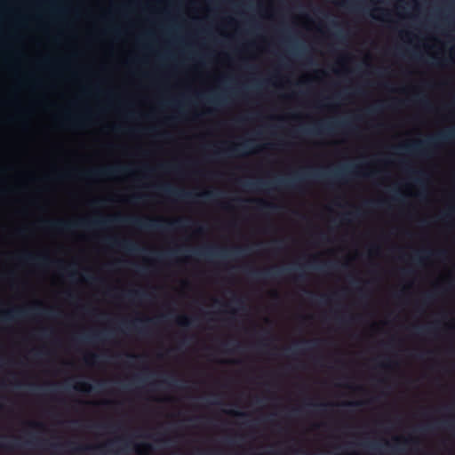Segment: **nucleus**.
Segmentation results:
<instances>
[{"mask_svg": "<svg viewBox=\"0 0 455 455\" xmlns=\"http://www.w3.org/2000/svg\"><path fill=\"white\" fill-rule=\"evenodd\" d=\"M188 220L178 218L172 220L162 219L123 217L115 216L108 219H97L93 220H80L77 221H66L63 220L44 221L48 228L59 232H71L77 228L102 229L111 224H127L140 230L166 232L170 230L182 229Z\"/></svg>", "mask_w": 455, "mask_h": 455, "instance_id": "1", "label": "nucleus"}, {"mask_svg": "<svg viewBox=\"0 0 455 455\" xmlns=\"http://www.w3.org/2000/svg\"><path fill=\"white\" fill-rule=\"evenodd\" d=\"M349 172L347 169L335 171L332 173H325L321 172H308L301 174H296L290 179H279L275 182L259 180L257 182H248L245 187L251 190L268 191L277 188H284L289 189H299L301 184L307 180H316L332 183L343 180L346 174Z\"/></svg>", "mask_w": 455, "mask_h": 455, "instance_id": "2", "label": "nucleus"}, {"mask_svg": "<svg viewBox=\"0 0 455 455\" xmlns=\"http://www.w3.org/2000/svg\"><path fill=\"white\" fill-rule=\"evenodd\" d=\"M452 140H455V129L439 132L424 140H418L411 144L400 145L397 148L409 154L421 157H428L433 148Z\"/></svg>", "mask_w": 455, "mask_h": 455, "instance_id": "3", "label": "nucleus"}, {"mask_svg": "<svg viewBox=\"0 0 455 455\" xmlns=\"http://www.w3.org/2000/svg\"><path fill=\"white\" fill-rule=\"evenodd\" d=\"M158 188L161 191H163L166 196L182 201H189L195 197H199L206 201H213L220 195V193L213 190H208L200 194L194 195L191 192H188L181 189H176L170 185L161 186Z\"/></svg>", "mask_w": 455, "mask_h": 455, "instance_id": "4", "label": "nucleus"}, {"mask_svg": "<svg viewBox=\"0 0 455 455\" xmlns=\"http://www.w3.org/2000/svg\"><path fill=\"white\" fill-rule=\"evenodd\" d=\"M131 170L125 166H109L100 169H94L83 173V176L90 180H97L100 178H112L120 174L130 173Z\"/></svg>", "mask_w": 455, "mask_h": 455, "instance_id": "5", "label": "nucleus"}, {"mask_svg": "<svg viewBox=\"0 0 455 455\" xmlns=\"http://www.w3.org/2000/svg\"><path fill=\"white\" fill-rule=\"evenodd\" d=\"M243 251H244V249L241 248V247H235L231 250L221 249L219 251L215 247L210 246V247H206L202 250H196L194 251V253L199 257H204L206 259H212V258H216V257L228 258L230 256H239L242 254V252Z\"/></svg>", "mask_w": 455, "mask_h": 455, "instance_id": "6", "label": "nucleus"}, {"mask_svg": "<svg viewBox=\"0 0 455 455\" xmlns=\"http://www.w3.org/2000/svg\"><path fill=\"white\" fill-rule=\"evenodd\" d=\"M284 269H279L277 267H271L265 270H257L250 268L247 274L250 277L255 280H262L267 278H277L282 275Z\"/></svg>", "mask_w": 455, "mask_h": 455, "instance_id": "7", "label": "nucleus"}, {"mask_svg": "<svg viewBox=\"0 0 455 455\" xmlns=\"http://www.w3.org/2000/svg\"><path fill=\"white\" fill-rule=\"evenodd\" d=\"M104 242L110 247L123 249L129 252H138L140 251V248L137 244L127 240H120L116 237H107L104 239Z\"/></svg>", "mask_w": 455, "mask_h": 455, "instance_id": "8", "label": "nucleus"}, {"mask_svg": "<svg viewBox=\"0 0 455 455\" xmlns=\"http://www.w3.org/2000/svg\"><path fill=\"white\" fill-rule=\"evenodd\" d=\"M20 259L24 263L33 264L37 266H48L52 261L50 258L45 254H33L30 252L23 253Z\"/></svg>", "mask_w": 455, "mask_h": 455, "instance_id": "9", "label": "nucleus"}, {"mask_svg": "<svg viewBox=\"0 0 455 455\" xmlns=\"http://www.w3.org/2000/svg\"><path fill=\"white\" fill-rule=\"evenodd\" d=\"M29 315V311L25 308H12L0 312V322H11L17 318H23Z\"/></svg>", "mask_w": 455, "mask_h": 455, "instance_id": "10", "label": "nucleus"}, {"mask_svg": "<svg viewBox=\"0 0 455 455\" xmlns=\"http://www.w3.org/2000/svg\"><path fill=\"white\" fill-rule=\"evenodd\" d=\"M347 127H349L348 122L330 123V124H320L312 130L305 131V132L311 133V134H321V133H324V132H331L334 129H337V128H347Z\"/></svg>", "mask_w": 455, "mask_h": 455, "instance_id": "11", "label": "nucleus"}, {"mask_svg": "<svg viewBox=\"0 0 455 455\" xmlns=\"http://www.w3.org/2000/svg\"><path fill=\"white\" fill-rule=\"evenodd\" d=\"M249 147V144L247 142H243L235 146L229 147L227 150H221V151H215V156H220L224 153H228L229 155L235 156L239 155L242 151L244 149H247Z\"/></svg>", "mask_w": 455, "mask_h": 455, "instance_id": "12", "label": "nucleus"}, {"mask_svg": "<svg viewBox=\"0 0 455 455\" xmlns=\"http://www.w3.org/2000/svg\"><path fill=\"white\" fill-rule=\"evenodd\" d=\"M104 339V334L101 332H93L91 334L84 335L77 339L80 342L94 343Z\"/></svg>", "mask_w": 455, "mask_h": 455, "instance_id": "13", "label": "nucleus"}, {"mask_svg": "<svg viewBox=\"0 0 455 455\" xmlns=\"http://www.w3.org/2000/svg\"><path fill=\"white\" fill-rule=\"evenodd\" d=\"M257 204L258 209L260 212H275L278 206L273 203L267 202L265 200L258 199L254 200Z\"/></svg>", "mask_w": 455, "mask_h": 455, "instance_id": "14", "label": "nucleus"}, {"mask_svg": "<svg viewBox=\"0 0 455 455\" xmlns=\"http://www.w3.org/2000/svg\"><path fill=\"white\" fill-rule=\"evenodd\" d=\"M154 323L152 318L138 319L135 322L130 323L129 327L134 328L140 333H146L147 327L145 325L140 326L139 323Z\"/></svg>", "mask_w": 455, "mask_h": 455, "instance_id": "15", "label": "nucleus"}, {"mask_svg": "<svg viewBox=\"0 0 455 455\" xmlns=\"http://www.w3.org/2000/svg\"><path fill=\"white\" fill-rule=\"evenodd\" d=\"M147 296H148V293L139 291V290H132V291H129L128 292L123 294L124 298H126L131 301L141 300V299H145Z\"/></svg>", "mask_w": 455, "mask_h": 455, "instance_id": "16", "label": "nucleus"}, {"mask_svg": "<svg viewBox=\"0 0 455 455\" xmlns=\"http://www.w3.org/2000/svg\"><path fill=\"white\" fill-rule=\"evenodd\" d=\"M100 355L98 354H90L84 356V363L88 365H97L100 363Z\"/></svg>", "mask_w": 455, "mask_h": 455, "instance_id": "17", "label": "nucleus"}, {"mask_svg": "<svg viewBox=\"0 0 455 455\" xmlns=\"http://www.w3.org/2000/svg\"><path fill=\"white\" fill-rule=\"evenodd\" d=\"M32 310L33 311H36L37 315H44L45 316H48V317H55V310L53 308H50V309H47V310H44V311H41L39 310V305L37 304L36 306H35L34 307H32Z\"/></svg>", "mask_w": 455, "mask_h": 455, "instance_id": "18", "label": "nucleus"}, {"mask_svg": "<svg viewBox=\"0 0 455 455\" xmlns=\"http://www.w3.org/2000/svg\"><path fill=\"white\" fill-rule=\"evenodd\" d=\"M74 388L77 391H84L89 393L93 389V387L88 382H80L74 386Z\"/></svg>", "mask_w": 455, "mask_h": 455, "instance_id": "19", "label": "nucleus"}, {"mask_svg": "<svg viewBox=\"0 0 455 455\" xmlns=\"http://www.w3.org/2000/svg\"><path fill=\"white\" fill-rule=\"evenodd\" d=\"M177 323L182 327H188L191 324V318L185 315H180L177 318Z\"/></svg>", "mask_w": 455, "mask_h": 455, "instance_id": "20", "label": "nucleus"}, {"mask_svg": "<svg viewBox=\"0 0 455 455\" xmlns=\"http://www.w3.org/2000/svg\"><path fill=\"white\" fill-rule=\"evenodd\" d=\"M408 172L410 173V175L415 178L417 182H421L423 178H425V173L420 171L408 169Z\"/></svg>", "mask_w": 455, "mask_h": 455, "instance_id": "21", "label": "nucleus"}, {"mask_svg": "<svg viewBox=\"0 0 455 455\" xmlns=\"http://www.w3.org/2000/svg\"><path fill=\"white\" fill-rule=\"evenodd\" d=\"M430 254L428 251H417L413 255V259L419 262H421L426 257Z\"/></svg>", "mask_w": 455, "mask_h": 455, "instance_id": "22", "label": "nucleus"}, {"mask_svg": "<svg viewBox=\"0 0 455 455\" xmlns=\"http://www.w3.org/2000/svg\"><path fill=\"white\" fill-rule=\"evenodd\" d=\"M414 329L419 333H427V334H431L435 331V328L432 327V326H427V327H419V326H416V327H414Z\"/></svg>", "mask_w": 455, "mask_h": 455, "instance_id": "23", "label": "nucleus"}, {"mask_svg": "<svg viewBox=\"0 0 455 455\" xmlns=\"http://www.w3.org/2000/svg\"><path fill=\"white\" fill-rule=\"evenodd\" d=\"M163 382L168 384L170 387H178L179 380L174 378L164 379Z\"/></svg>", "mask_w": 455, "mask_h": 455, "instance_id": "24", "label": "nucleus"}, {"mask_svg": "<svg viewBox=\"0 0 455 455\" xmlns=\"http://www.w3.org/2000/svg\"><path fill=\"white\" fill-rule=\"evenodd\" d=\"M454 213H455V207H451L447 212H445L442 214V218H443V219L449 218Z\"/></svg>", "mask_w": 455, "mask_h": 455, "instance_id": "25", "label": "nucleus"}, {"mask_svg": "<svg viewBox=\"0 0 455 455\" xmlns=\"http://www.w3.org/2000/svg\"><path fill=\"white\" fill-rule=\"evenodd\" d=\"M419 102L423 105L426 108H430L431 105L427 100H426L424 97L419 98Z\"/></svg>", "mask_w": 455, "mask_h": 455, "instance_id": "26", "label": "nucleus"}, {"mask_svg": "<svg viewBox=\"0 0 455 455\" xmlns=\"http://www.w3.org/2000/svg\"><path fill=\"white\" fill-rule=\"evenodd\" d=\"M142 198L143 196L141 195H132L130 196V200L134 203L140 201Z\"/></svg>", "mask_w": 455, "mask_h": 455, "instance_id": "27", "label": "nucleus"}, {"mask_svg": "<svg viewBox=\"0 0 455 455\" xmlns=\"http://www.w3.org/2000/svg\"><path fill=\"white\" fill-rule=\"evenodd\" d=\"M367 447H369L371 450H373V451H379L380 450V445L378 444V443H367L366 444Z\"/></svg>", "mask_w": 455, "mask_h": 455, "instance_id": "28", "label": "nucleus"}, {"mask_svg": "<svg viewBox=\"0 0 455 455\" xmlns=\"http://www.w3.org/2000/svg\"><path fill=\"white\" fill-rule=\"evenodd\" d=\"M0 447L4 448V449H13L15 447H18V445L14 444V443H3V444H0Z\"/></svg>", "mask_w": 455, "mask_h": 455, "instance_id": "29", "label": "nucleus"}, {"mask_svg": "<svg viewBox=\"0 0 455 455\" xmlns=\"http://www.w3.org/2000/svg\"><path fill=\"white\" fill-rule=\"evenodd\" d=\"M208 101L212 104H216V105H220L221 103V101L218 98H215V97L209 98Z\"/></svg>", "mask_w": 455, "mask_h": 455, "instance_id": "30", "label": "nucleus"}, {"mask_svg": "<svg viewBox=\"0 0 455 455\" xmlns=\"http://www.w3.org/2000/svg\"><path fill=\"white\" fill-rule=\"evenodd\" d=\"M432 299H433V295L431 293L425 294L423 302L427 303V302L432 300Z\"/></svg>", "mask_w": 455, "mask_h": 455, "instance_id": "31", "label": "nucleus"}, {"mask_svg": "<svg viewBox=\"0 0 455 455\" xmlns=\"http://www.w3.org/2000/svg\"><path fill=\"white\" fill-rule=\"evenodd\" d=\"M92 448L93 447H92V446H79V447H76V451H84V450H91Z\"/></svg>", "mask_w": 455, "mask_h": 455, "instance_id": "32", "label": "nucleus"}, {"mask_svg": "<svg viewBox=\"0 0 455 455\" xmlns=\"http://www.w3.org/2000/svg\"><path fill=\"white\" fill-rule=\"evenodd\" d=\"M126 356H127L128 358H131V359H139V358H140V357H141L140 355H134V354H126Z\"/></svg>", "mask_w": 455, "mask_h": 455, "instance_id": "33", "label": "nucleus"}, {"mask_svg": "<svg viewBox=\"0 0 455 455\" xmlns=\"http://www.w3.org/2000/svg\"><path fill=\"white\" fill-rule=\"evenodd\" d=\"M313 406L320 408V409H325L328 406V404L327 403H317V404H313Z\"/></svg>", "mask_w": 455, "mask_h": 455, "instance_id": "34", "label": "nucleus"}, {"mask_svg": "<svg viewBox=\"0 0 455 455\" xmlns=\"http://www.w3.org/2000/svg\"><path fill=\"white\" fill-rule=\"evenodd\" d=\"M363 177H366V178H373L376 175V172H368V173H363Z\"/></svg>", "mask_w": 455, "mask_h": 455, "instance_id": "35", "label": "nucleus"}, {"mask_svg": "<svg viewBox=\"0 0 455 455\" xmlns=\"http://www.w3.org/2000/svg\"><path fill=\"white\" fill-rule=\"evenodd\" d=\"M40 334H41V336H42V337H47V336H48V330H46V329H42V330L40 331Z\"/></svg>", "mask_w": 455, "mask_h": 455, "instance_id": "36", "label": "nucleus"}, {"mask_svg": "<svg viewBox=\"0 0 455 455\" xmlns=\"http://www.w3.org/2000/svg\"><path fill=\"white\" fill-rule=\"evenodd\" d=\"M329 299V297L325 296V295H321V302L322 303H327Z\"/></svg>", "mask_w": 455, "mask_h": 455, "instance_id": "37", "label": "nucleus"}, {"mask_svg": "<svg viewBox=\"0 0 455 455\" xmlns=\"http://www.w3.org/2000/svg\"><path fill=\"white\" fill-rule=\"evenodd\" d=\"M230 413L233 414V415H237V416H245L244 413L240 412V411H230Z\"/></svg>", "mask_w": 455, "mask_h": 455, "instance_id": "38", "label": "nucleus"}, {"mask_svg": "<svg viewBox=\"0 0 455 455\" xmlns=\"http://www.w3.org/2000/svg\"><path fill=\"white\" fill-rule=\"evenodd\" d=\"M337 321L341 324H345L347 323L346 319H344L343 317H339V316L337 317Z\"/></svg>", "mask_w": 455, "mask_h": 455, "instance_id": "39", "label": "nucleus"}, {"mask_svg": "<svg viewBox=\"0 0 455 455\" xmlns=\"http://www.w3.org/2000/svg\"><path fill=\"white\" fill-rule=\"evenodd\" d=\"M301 343H302L303 345H308V344H314V345H315V344H317V341L303 340Z\"/></svg>", "mask_w": 455, "mask_h": 455, "instance_id": "40", "label": "nucleus"}, {"mask_svg": "<svg viewBox=\"0 0 455 455\" xmlns=\"http://www.w3.org/2000/svg\"><path fill=\"white\" fill-rule=\"evenodd\" d=\"M233 301L237 303V304H242L243 303V300L240 298H237V297H234L233 298Z\"/></svg>", "mask_w": 455, "mask_h": 455, "instance_id": "41", "label": "nucleus"}, {"mask_svg": "<svg viewBox=\"0 0 455 455\" xmlns=\"http://www.w3.org/2000/svg\"><path fill=\"white\" fill-rule=\"evenodd\" d=\"M447 427H449L450 429L455 430V422L448 423Z\"/></svg>", "mask_w": 455, "mask_h": 455, "instance_id": "42", "label": "nucleus"}, {"mask_svg": "<svg viewBox=\"0 0 455 455\" xmlns=\"http://www.w3.org/2000/svg\"><path fill=\"white\" fill-rule=\"evenodd\" d=\"M436 256L438 257H441V256H444L445 255V251H439L435 253Z\"/></svg>", "mask_w": 455, "mask_h": 455, "instance_id": "43", "label": "nucleus"}, {"mask_svg": "<svg viewBox=\"0 0 455 455\" xmlns=\"http://www.w3.org/2000/svg\"><path fill=\"white\" fill-rule=\"evenodd\" d=\"M271 295H272V297H273L275 299H279V295H278V293H277L276 291H273V292L271 293Z\"/></svg>", "mask_w": 455, "mask_h": 455, "instance_id": "44", "label": "nucleus"}, {"mask_svg": "<svg viewBox=\"0 0 455 455\" xmlns=\"http://www.w3.org/2000/svg\"><path fill=\"white\" fill-rule=\"evenodd\" d=\"M305 277H306V276H305V275H304L303 273H299V274L298 275V279H299V280H305Z\"/></svg>", "mask_w": 455, "mask_h": 455, "instance_id": "45", "label": "nucleus"}, {"mask_svg": "<svg viewBox=\"0 0 455 455\" xmlns=\"http://www.w3.org/2000/svg\"><path fill=\"white\" fill-rule=\"evenodd\" d=\"M30 425L32 427H40L43 426L41 423H36V422H31Z\"/></svg>", "mask_w": 455, "mask_h": 455, "instance_id": "46", "label": "nucleus"}, {"mask_svg": "<svg viewBox=\"0 0 455 455\" xmlns=\"http://www.w3.org/2000/svg\"><path fill=\"white\" fill-rule=\"evenodd\" d=\"M172 254H173V252H171V253L166 254V256H171V255H172ZM164 257H165V254H159V255H158V258H159V259H163Z\"/></svg>", "mask_w": 455, "mask_h": 455, "instance_id": "47", "label": "nucleus"}, {"mask_svg": "<svg viewBox=\"0 0 455 455\" xmlns=\"http://www.w3.org/2000/svg\"><path fill=\"white\" fill-rule=\"evenodd\" d=\"M160 168L166 170V169H171V166L165 165V164H162V165H160Z\"/></svg>", "mask_w": 455, "mask_h": 455, "instance_id": "48", "label": "nucleus"}, {"mask_svg": "<svg viewBox=\"0 0 455 455\" xmlns=\"http://www.w3.org/2000/svg\"><path fill=\"white\" fill-rule=\"evenodd\" d=\"M87 281H97L98 279L94 276H88V278H86Z\"/></svg>", "mask_w": 455, "mask_h": 455, "instance_id": "49", "label": "nucleus"}, {"mask_svg": "<svg viewBox=\"0 0 455 455\" xmlns=\"http://www.w3.org/2000/svg\"><path fill=\"white\" fill-rule=\"evenodd\" d=\"M394 199H395V200H397V201H401V197L399 196V195H398V194H395V195L394 196Z\"/></svg>", "mask_w": 455, "mask_h": 455, "instance_id": "50", "label": "nucleus"}, {"mask_svg": "<svg viewBox=\"0 0 455 455\" xmlns=\"http://www.w3.org/2000/svg\"><path fill=\"white\" fill-rule=\"evenodd\" d=\"M76 274H77V273H76V271H73V270H72V271H69V275H70L71 277L75 276Z\"/></svg>", "mask_w": 455, "mask_h": 455, "instance_id": "51", "label": "nucleus"}, {"mask_svg": "<svg viewBox=\"0 0 455 455\" xmlns=\"http://www.w3.org/2000/svg\"><path fill=\"white\" fill-rule=\"evenodd\" d=\"M285 350H290V348H285ZM291 350H292L293 353H296L297 352V346H295L294 347L291 348Z\"/></svg>", "mask_w": 455, "mask_h": 455, "instance_id": "52", "label": "nucleus"}, {"mask_svg": "<svg viewBox=\"0 0 455 455\" xmlns=\"http://www.w3.org/2000/svg\"><path fill=\"white\" fill-rule=\"evenodd\" d=\"M66 120H68V121H74L75 122V120L73 118H71V116H69L68 115H66Z\"/></svg>", "mask_w": 455, "mask_h": 455, "instance_id": "53", "label": "nucleus"}, {"mask_svg": "<svg viewBox=\"0 0 455 455\" xmlns=\"http://www.w3.org/2000/svg\"><path fill=\"white\" fill-rule=\"evenodd\" d=\"M197 231H198L199 233L204 232V228L200 226V227L198 228Z\"/></svg>", "mask_w": 455, "mask_h": 455, "instance_id": "54", "label": "nucleus"}, {"mask_svg": "<svg viewBox=\"0 0 455 455\" xmlns=\"http://www.w3.org/2000/svg\"><path fill=\"white\" fill-rule=\"evenodd\" d=\"M319 238H320L321 240H324V239H325V236H324V235H323V234H320Z\"/></svg>", "mask_w": 455, "mask_h": 455, "instance_id": "55", "label": "nucleus"}, {"mask_svg": "<svg viewBox=\"0 0 455 455\" xmlns=\"http://www.w3.org/2000/svg\"><path fill=\"white\" fill-rule=\"evenodd\" d=\"M357 214H358V212H349V213H347V215H354V216H356Z\"/></svg>", "mask_w": 455, "mask_h": 455, "instance_id": "56", "label": "nucleus"}, {"mask_svg": "<svg viewBox=\"0 0 455 455\" xmlns=\"http://www.w3.org/2000/svg\"><path fill=\"white\" fill-rule=\"evenodd\" d=\"M100 200H94V201H92V204L98 205L100 204Z\"/></svg>", "mask_w": 455, "mask_h": 455, "instance_id": "57", "label": "nucleus"}, {"mask_svg": "<svg viewBox=\"0 0 455 455\" xmlns=\"http://www.w3.org/2000/svg\"><path fill=\"white\" fill-rule=\"evenodd\" d=\"M144 447L147 448V449H151V445L147 443V444H144Z\"/></svg>", "mask_w": 455, "mask_h": 455, "instance_id": "58", "label": "nucleus"}, {"mask_svg": "<svg viewBox=\"0 0 455 455\" xmlns=\"http://www.w3.org/2000/svg\"><path fill=\"white\" fill-rule=\"evenodd\" d=\"M112 444H113V443H112V442H109V443H107L105 446H106V447H111V446H112Z\"/></svg>", "mask_w": 455, "mask_h": 455, "instance_id": "59", "label": "nucleus"}, {"mask_svg": "<svg viewBox=\"0 0 455 455\" xmlns=\"http://www.w3.org/2000/svg\"><path fill=\"white\" fill-rule=\"evenodd\" d=\"M384 204V202L380 201V202H378V206H382Z\"/></svg>", "mask_w": 455, "mask_h": 455, "instance_id": "60", "label": "nucleus"}, {"mask_svg": "<svg viewBox=\"0 0 455 455\" xmlns=\"http://www.w3.org/2000/svg\"><path fill=\"white\" fill-rule=\"evenodd\" d=\"M376 108H370L369 109V112H375Z\"/></svg>", "mask_w": 455, "mask_h": 455, "instance_id": "61", "label": "nucleus"}, {"mask_svg": "<svg viewBox=\"0 0 455 455\" xmlns=\"http://www.w3.org/2000/svg\"><path fill=\"white\" fill-rule=\"evenodd\" d=\"M105 403H106V404H111V403H113V402H111V401H106V402H105Z\"/></svg>", "mask_w": 455, "mask_h": 455, "instance_id": "62", "label": "nucleus"}, {"mask_svg": "<svg viewBox=\"0 0 455 455\" xmlns=\"http://www.w3.org/2000/svg\"><path fill=\"white\" fill-rule=\"evenodd\" d=\"M212 403L219 404V403H220V402L216 400V401L212 402Z\"/></svg>", "mask_w": 455, "mask_h": 455, "instance_id": "63", "label": "nucleus"}, {"mask_svg": "<svg viewBox=\"0 0 455 455\" xmlns=\"http://www.w3.org/2000/svg\"><path fill=\"white\" fill-rule=\"evenodd\" d=\"M113 129H114L115 131H118V130H119V127H118V126H114V127H113Z\"/></svg>", "mask_w": 455, "mask_h": 455, "instance_id": "64", "label": "nucleus"}]
</instances>
